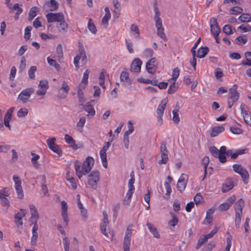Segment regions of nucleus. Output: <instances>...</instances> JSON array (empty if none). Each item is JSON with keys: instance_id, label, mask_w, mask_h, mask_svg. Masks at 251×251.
I'll return each instance as SVG.
<instances>
[{"instance_id": "f257e3e1", "label": "nucleus", "mask_w": 251, "mask_h": 251, "mask_svg": "<svg viewBox=\"0 0 251 251\" xmlns=\"http://www.w3.org/2000/svg\"><path fill=\"white\" fill-rule=\"evenodd\" d=\"M94 163V160L91 157H87L82 165L80 161L76 160L75 162V168L76 174L79 179L82 175H86L91 170Z\"/></svg>"}, {"instance_id": "f03ea898", "label": "nucleus", "mask_w": 251, "mask_h": 251, "mask_svg": "<svg viewBox=\"0 0 251 251\" xmlns=\"http://www.w3.org/2000/svg\"><path fill=\"white\" fill-rule=\"evenodd\" d=\"M237 85L234 84L229 89L228 95V107L231 108L234 103L236 102L239 98V93L237 90Z\"/></svg>"}, {"instance_id": "7ed1b4c3", "label": "nucleus", "mask_w": 251, "mask_h": 251, "mask_svg": "<svg viewBox=\"0 0 251 251\" xmlns=\"http://www.w3.org/2000/svg\"><path fill=\"white\" fill-rule=\"evenodd\" d=\"M232 168L236 173L241 176L245 184L248 183L249 174L247 169L240 164H234L232 166Z\"/></svg>"}, {"instance_id": "20e7f679", "label": "nucleus", "mask_w": 251, "mask_h": 251, "mask_svg": "<svg viewBox=\"0 0 251 251\" xmlns=\"http://www.w3.org/2000/svg\"><path fill=\"white\" fill-rule=\"evenodd\" d=\"M100 179V173L98 171H93L88 177V184L95 189L97 187V182Z\"/></svg>"}, {"instance_id": "39448f33", "label": "nucleus", "mask_w": 251, "mask_h": 251, "mask_svg": "<svg viewBox=\"0 0 251 251\" xmlns=\"http://www.w3.org/2000/svg\"><path fill=\"white\" fill-rule=\"evenodd\" d=\"M132 225H129L126 231L123 242V248L124 251H130V240L131 237Z\"/></svg>"}, {"instance_id": "423d86ee", "label": "nucleus", "mask_w": 251, "mask_h": 251, "mask_svg": "<svg viewBox=\"0 0 251 251\" xmlns=\"http://www.w3.org/2000/svg\"><path fill=\"white\" fill-rule=\"evenodd\" d=\"M34 90L32 88H27L23 90L18 97V99L21 100L23 103H26L29 101L32 94L34 93Z\"/></svg>"}, {"instance_id": "0eeeda50", "label": "nucleus", "mask_w": 251, "mask_h": 251, "mask_svg": "<svg viewBox=\"0 0 251 251\" xmlns=\"http://www.w3.org/2000/svg\"><path fill=\"white\" fill-rule=\"evenodd\" d=\"M46 18L48 23H59L64 20V16L61 12L57 13H50L46 15Z\"/></svg>"}, {"instance_id": "6e6552de", "label": "nucleus", "mask_w": 251, "mask_h": 251, "mask_svg": "<svg viewBox=\"0 0 251 251\" xmlns=\"http://www.w3.org/2000/svg\"><path fill=\"white\" fill-rule=\"evenodd\" d=\"M166 100L165 99L163 100L157 108L156 113L158 119L157 125L159 126H161L163 123L162 116L166 106Z\"/></svg>"}, {"instance_id": "1a4fd4ad", "label": "nucleus", "mask_w": 251, "mask_h": 251, "mask_svg": "<svg viewBox=\"0 0 251 251\" xmlns=\"http://www.w3.org/2000/svg\"><path fill=\"white\" fill-rule=\"evenodd\" d=\"M13 179L15 182V188L17 194V197L19 199H23L24 193L23 188L21 186V180L19 177L14 176H13Z\"/></svg>"}, {"instance_id": "9d476101", "label": "nucleus", "mask_w": 251, "mask_h": 251, "mask_svg": "<svg viewBox=\"0 0 251 251\" xmlns=\"http://www.w3.org/2000/svg\"><path fill=\"white\" fill-rule=\"evenodd\" d=\"M160 153L161 159L159 161L160 164H166L168 161V151L166 145L164 142L161 143L160 146Z\"/></svg>"}, {"instance_id": "9b49d317", "label": "nucleus", "mask_w": 251, "mask_h": 251, "mask_svg": "<svg viewBox=\"0 0 251 251\" xmlns=\"http://www.w3.org/2000/svg\"><path fill=\"white\" fill-rule=\"evenodd\" d=\"M20 212L16 214L14 216V222L18 228H23V218L25 216L26 212L23 209H20Z\"/></svg>"}, {"instance_id": "f8f14e48", "label": "nucleus", "mask_w": 251, "mask_h": 251, "mask_svg": "<svg viewBox=\"0 0 251 251\" xmlns=\"http://www.w3.org/2000/svg\"><path fill=\"white\" fill-rule=\"evenodd\" d=\"M146 69L148 73L154 74L156 70V58L155 57L150 59L146 63Z\"/></svg>"}, {"instance_id": "ddd939ff", "label": "nucleus", "mask_w": 251, "mask_h": 251, "mask_svg": "<svg viewBox=\"0 0 251 251\" xmlns=\"http://www.w3.org/2000/svg\"><path fill=\"white\" fill-rule=\"evenodd\" d=\"M58 6V3L56 0H50L45 3L44 8L47 11H53L56 10Z\"/></svg>"}, {"instance_id": "4468645a", "label": "nucleus", "mask_w": 251, "mask_h": 251, "mask_svg": "<svg viewBox=\"0 0 251 251\" xmlns=\"http://www.w3.org/2000/svg\"><path fill=\"white\" fill-rule=\"evenodd\" d=\"M61 215L62 218L66 224L67 225L69 222V218L68 217L67 212H68V206L67 202L63 201H61Z\"/></svg>"}, {"instance_id": "2eb2a0df", "label": "nucleus", "mask_w": 251, "mask_h": 251, "mask_svg": "<svg viewBox=\"0 0 251 251\" xmlns=\"http://www.w3.org/2000/svg\"><path fill=\"white\" fill-rule=\"evenodd\" d=\"M142 61L139 58H135L131 64V71L134 72H139L141 70Z\"/></svg>"}, {"instance_id": "dca6fc26", "label": "nucleus", "mask_w": 251, "mask_h": 251, "mask_svg": "<svg viewBox=\"0 0 251 251\" xmlns=\"http://www.w3.org/2000/svg\"><path fill=\"white\" fill-rule=\"evenodd\" d=\"M234 187L233 182L231 179H228L223 185L222 190L223 192H228Z\"/></svg>"}, {"instance_id": "f3484780", "label": "nucleus", "mask_w": 251, "mask_h": 251, "mask_svg": "<svg viewBox=\"0 0 251 251\" xmlns=\"http://www.w3.org/2000/svg\"><path fill=\"white\" fill-rule=\"evenodd\" d=\"M225 130V127L223 126H218L212 128L210 133V137H214L217 136L219 133L223 132Z\"/></svg>"}, {"instance_id": "a211bd4d", "label": "nucleus", "mask_w": 251, "mask_h": 251, "mask_svg": "<svg viewBox=\"0 0 251 251\" xmlns=\"http://www.w3.org/2000/svg\"><path fill=\"white\" fill-rule=\"evenodd\" d=\"M147 226L149 229L150 232L153 234L154 237L157 238H160V234L158 233L157 228L154 226L153 225L149 222H148L147 223Z\"/></svg>"}, {"instance_id": "6ab92c4d", "label": "nucleus", "mask_w": 251, "mask_h": 251, "mask_svg": "<svg viewBox=\"0 0 251 251\" xmlns=\"http://www.w3.org/2000/svg\"><path fill=\"white\" fill-rule=\"evenodd\" d=\"M209 49L207 47L200 48L197 52V57L200 58L204 57L208 53Z\"/></svg>"}, {"instance_id": "aec40b11", "label": "nucleus", "mask_w": 251, "mask_h": 251, "mask_svg": "<svg viewBox=\"0 0 251 251\" xmlns=\"http://www.w3.org/2000/svg\"><path fill=\"white\" fill-rule=\"evenodd\" d=\"M134 192V190H132L131 189H129L125 198L124 200V203L126 206H128L131 201V198Z\"/></svg>"}, {"instance_id": "412c9836", "label": "nucleus", "mask_w": 251, "mask_h": 251, "mask_svg": "<svg viewBox=\"0 0 251 251\" xmlns=\"http://www.w3.org/2000/svg\"><path fill=\"white\" fill-rule=\"evenodd\" d=\"M90 71L87 69L83 74V76L81 80V83L80 84V86L82 87V89L85 88L88 83V79L89 76Z\"/></svg>"}, {"instance_id": "4be33fe9", "label": "nucleus", "mask_w": 251, "mask_h": 251, "mask_svg": "<svg viewBox=\"0 0 251 251\" xmlns=\"http://www.w3.org/2000/svg\"><path fill=\"white\" fill-rule=\"evenodd\" d=\"M244 206H245L244 201L242 199H239L235 203V204L234 207H235V212L240 211L242 213V210H243V208L244 207Z\"/></svg>"}, {"instance_id": "5701e85b", "label": "nucleus", "mask_w": 251, "mask_h": 251, "mask_svg": "<svg viewBox=\"0 0 251 251\" xmlns=\"http://www.w3.org/2000/svg\"><path fill=\"white\" fill-rule=\"evenodd\" d=\"M244 122L248 125L251 126V112L248 111L242 114Z\"/></svg>"}, {"instance_id": "b1692460", "label": "nucleus", "mask_w": 251, "mask_h": 251, "mask_svg": "<svg viewBox=\"0 0 251 251\" xmlns=\"http://www.w3.org/2000/svg\"><path fill=\"white\" fill-rule=\"evenodd\" d=\"M214 212V210L213 209H209L207 211L206 216L204 221L205 224H209L211 223Z\"/></svg>"}, {"instance_id": "393cba45", "label": "nucleus", "mask_w": 251, "mask_h": 251, "mask_svg": "<svg viewBox=\"0 0 251 251\" xmlns=\"http://www.w3.org/2000/svg\"><path fill=\"white\" fill-rule=\"evenodd\" d=\"M130 30L133 33V34L136 39L140 38L139 30L136 25L132 24L130 27Z\"/></svg>"}, {"instance_id": "a878e982", "label": "nucleus", "mask_w": 251, "mask_h": 251, "mask_svg": "<svg viewBox=\"0 0 251 251\" xmlns=\"http://www.w3.org/2000/svg\"><path fill=\"white\" fill-rule=\"evenodd\" d=\"M112 3L115 8L114 12L117 15V17L118 18L120 15V11L121 10V4L119 2V0H113Z\"/></svg>"}, {"instance_id": "bb28decb", "label": "nucleus", "mask_w": 251, "mask_h": 251, "mask_svg": "<svg viewBox=\"0 0 251 251\" xmlns=\"http://www.w3.org/2000/svg\"><path fill=\"white\" fill-rule=\"evenodd\" d=\"M120 79L121 81L126 82L128 84L131 83L130 79L129 77L128 73L126 72L123 71L121 73Z\"/></svg>"}, {"instance_id": "cd10ccee", "label": "nucleus", "mask_w": 251, "mask_h": 251, "mask_svg": "<svg viewBox=\"0 0 251 251\" xmlns=\"http://www.w3.org/2000/svg\"><path fill=\"white\" fill-rule=\"evenodd\" d=\"M56 27L60 32L62 31L66 32L68 28V24L65 22L64 20H63V21L59 22V23L57 25Z\"/></svg>"}, {"instance_id": "c85d7f7f", "label": "nucleus", "mask_w": 251, "mask_h": 251, "mask_svg": "<svg viewBox=\"0 0 251 251\" xmlns=\"http://www.w3.org/2000/svg\"><path fill=\"white\" fill-rule=\"evenodd\" d=\"M84 110L90 115L93 116L95 114V111L91 104L89 102L84 106Z\"/></svg>"}, {"instance_id": "c756f323", "label": "nucleus", "mask_w": 251, "mask_h": 251, "mask_svg": "<svg viewBox=\"0 0 251 251\" xmlns=\"http://www.w3.org/2000/svg\"><path fill=\"white\" fill-rule=\"evenodd\" d=\"M47 59L48 64L50 66H53L57 71L60 70V66L58 63H56L55 60L50 58V57H48Z\"/></svg>"}, {"instance_id": "7c9ffc66", "label": "nucleus", "mask_w": 251, "mask_h": 251, "mask_svg": "<svg viewBox=\"0 0 251 251\" xmlns=\"http://www.w3.org/2000/svg\"><path fill=\"white\" fill-rule=\"evenodd\" d=\"M172 220L169 221L168 225L171 226L175 227L178 223V219L176 216L173 213H171Z\"/></svg>"}, {"instance_id": "2f4dec72", "label": "nucleus", "mask_w": 251, "mask_h": 251, "mask_svg": "<svg viewBox=\"0 0 251 251\" xmlns=\"http://www.w3.org/2000/svg\"><path fill=\"white\" fill-rule=\"evenodd\" d=\"M64 138L66 143L70 144L72 147L74 148L76 147L75 142L71 136L68 134H65Z\"/></svg>"}, {"instance_id": "473e14b6", "label": "nucleus", "mask_w": 251, "mask_h": 251, "mask_svg": "<svg viewBox=\"0 0 251 251\" xmlns=\"http://www.w3.org/2000/svg\"><path fill=\"white\" fill-rule=\"evenodd\" d=\"M38 238V231H32V236L30 239V243L32 245H37Z\"/></svg>"}, {"instance_id": "72a5a7b5", "label": "nucleus", "mask_w": 251, "mask_h": 251, "mask_svg": "<svg viewBox=\"0 0 251 251\" xmlns=\"http://www.w3.org/2000/svg\"><path fill=\"white\" fill-rule=\"evenodd\" d=\"M242 22H249L251 20V16L248 13L242 14L238 18Z\"/></svg>"}, {"instance_id": "f704fd0d", "label": "nucleus", "mask_w": 251, "mask_h": 251, "mask_svg": "<svg viewBox=\"0 0 251 251\" xmlns=\"http://www.w3.org/2000/svg\"><path fill=\"white\" fill-rule=\"evenodd\" d=\"M242 214V213L240 211L235 212V225L237 228L240 227Z\"/></svg>"}, {"instance_id": "c9c22d12", "label": "nucleus", "mask_w": 251, "mask_h": 251, "mask_svg": "<svg viewBox=\"0 0 251 251\" xmlns=\"http://www.w3.org/2000/svg\"><path fill=\"white\" fill-rule=\"evenodd\" d=\"M211 32L214 37H218L220 33L221 29L219 26H211Z\"/></svg>"}, {"instance_id": "e433bc0d", "label": "nucleus", "mask_w": 251, "mask_h": 251, "mask_svg": "<svg viewBox=\"0 0 251 251\" xmlns=\"http://www.w3.org/2000/svg\"><path fill=\"white\" fill-rule=\"evenodd\" d=\"M82 87L80 85L77 87V96L79 99V102H82L85 101L84 94L82 90L81 89Z\"/></svg>"}, {"instance_id": "4c0bfd02", "label": "nucleus", "mask_w": 251, "mask_h": 251, "mask_svg": "<svg viewBox=\"0 0 251 251\" xmlns=\"http://www.w3.org/2000/svg\"><path fill=\"white\" fill-rule=\"evenodd\" d=\"M41 177L42 178V180H43V183L41 185L42 190V192H43V194H44V195L46 196L48 193V187H47V185L45 184L46 182V176L43 175V176H41Z\"/></svg>"}, {"instance_id": "58836bf2", "label": "nucleus", "mask_w": 251, "mask_h": 251, "mask_svg": "<svg viewBox=\"0 0 251 251\" xmlns=\"http://www.w3.org/2000/svg\"><path fill=\"white\" fill-rule=\"evenodd\" d=\"M37 11V8L36 7H32L29 13V16H28V20L31 21L36 16V12Z\"/></svg>"}, {"instance_id": "ea45409f", "label": "nucleus", "mask_w": 251, "mask_h": 251, "mask_svg": "<svg viewBox=\"0 0 251 251\" xmlns=\"http://www.w3.org/2000/svg\"><path fill=\"white\" fill-rule=\"evenodd\" d=\"M177 88L178 85L174 82L170 85L168 90V93L171 94H174L176 92Z\"/></svg>"}, {"instance_id": "a19ab883", "label": "nucleus", "mask_w": 251, "mask_h": 251, "mask_svg": "<svg viewBox=\"0 0 251 251\" xmlns=\"http://www.w3.org/2000/svg\"><path fill=\"white\" fill-rule=\"evenodd\" d=\"M223 32L227 35L232 34L233 33L231 25H226L223 27Z\"/></svg>"}, {"instance_id": "79ce46f5", "label": "nucleus", "mask_w": 251, "mask_h": 251, "mask_svg": "<svg viewBox=\"0 0 251 251\" xmlns=\"http://www.w3.org/2000/svg\"><path fill=\"white\" fill-rule=\"evenodd\" d=\"M9 190L8 188H4L0 190V199L8 197L9 195Z\"/></svg>"}, {"instance_id": "37998d69", "label": "nucleus", "mask_w": 251, "mask_h": 251, "mask_svg": "<svg viewBox=\"0 0 251 251\" xmlns=\"http://www.w3.org/2000/svg\"><path fill=\"white\" fill-rule=\"evenodd\" d=\"M209 149L210 152L213 156L215 157H218V156H219V150L216 148V147L215 146H211Z\"/></svg>"}, {"instance_id": "c03bdc74", "label": "nucleus", "mask_w": 251, "mask_h": 251, "mask_svg": "<svg viewBox=\"0 0 251 251\" xmlns=\"http://www.w3.org/2000/svg\"><path fill=\"white\" fill-rule=\"evenodd\" d=\"M230 14L233 15H236L240 14L242 12L243 9L239 6H234L230 9Z\"/></svg>"}, {"instance_id": "a18cd8bd", "label": "nucleus", "mask_w": 251, "mask_h": 251, "mask_svg": "<svg viewBox=\"0 0 251 251\" xmlns=\"http://www.w3.org/2000/svg\"><path fill=\"white\" fill-rule=\"evenodd\" d=\"M32 28L31 26H27L25 27V35L24 38L25 40H28L29 39L30 37V31H31Z\"/></svg>"}, {"instance_id": "49530a36", "label": "nucleus", "mask_w": 251, "mask_h": 251, "mask_svg": "<svg viewBox=\"0 0 251 251\" xmlns=\"http://www.w3.org/2000/svg\"><path fill=\"white\" fill-rule=\"evenodd\" d=\"M157 35L159 36L163 40L166 41L167 40V38L164 32V28L163 27L160 28H157Z\"/></svg>"}, {"instance_id": "de8ad7c7", "label": "nucleus", "mask_w": 251, "mask_h": 251, "mask_svg": "<svg viewBox=\"0 0 251 251\" xmlns=\"http://www.w3.org/2000/svg\"><path fill=\"white\" fill-rule=\"evenodd\" d=\"M88 29L93 34H96L97 32V29L95 25L92 22V20L89 19L88 24Z\"/></svg>"}, {"instance_id": "09e8293b", "label": "nucleus", "mask_w": 251, "mask_h": 251, "mask_svg": "<svg viewBox=\"0 0 251 251\" xmlns=\"http://www.w3.org/2000/svg\"><path fill=\"white\" fill-rule=\"evenodd\" d=\"M31 217L30 218V222H32L33 221L38 222V220L39 218V215L38 214V211L31 212Z\"/></svg>"}, {"instance_id": "8fccbe9b", "label": "nucleus", "mask_w": 251, "mask_h": 251, "mask_svg": "<svg viewBox=\"0 0 251 251\" xmlns=\"http://www.w3.org/2000/svg\"><path fill=\"white\" fill-rule=\"evenodd\" d=\"M28 114V110L26 108H21L17 112L18 117L22 118L25 117Z\"/></svg>"}, {"instance_id": "3c124183", "label": "nucleus", "mask_w": 251, "mask_h": 251, "mask_svg": "<svg viewBox=\"0 0 251 251\" xmlns=\"http://www.w3.org/2000/svg\"><path fill=\"white\" fill-rule=\"evenodd\" d=\"M37 70V67L35 66H31L28 71V75L29 77L31 79H34L35 78L34 73Z\"/></svg>"}, {"instance_id": "603ef678", "label": "nucleus", "mask_w": 251, "mask_h": 251, "mask_svg": "<svg viewBox=\"0 0 251 251\" xmlns=\"http://www.w3.org/2000/svg\"><path fill=\"white\" fill-rule=\"evenodd\" d=\"M126 44L128 51L130 53H133L134 52V50L133 48V45L132 42L129 40L126 39Z\"/></svg>"}, {"instance_id": "864d4df0", "label": "nucleus", "mask_w": 251, "mask_h": 251, "mask_svg": "<svg viewBox=\"0 0 251 251\" xmlns=\"http://www.w3.org/2000/svg\"><path fill=\"white\" fill-rule=\"evenodd\" d=\"M178 110L176 109H174L173 111V120L174 122V123H175L176 124H178L180 121L179 115L178 114Z\"/></svg>"}, {"instance_id": "5fc2aeb1", "label": "nucleus", "mask_w": 251, "mask_h": 251, "mask_svg": "<svg viewBox=\"0 0 251 251\" xmlns=\"http://www.w3.org/2000/svg\"><path fill=\"white\" fill-rule=\"evenodd\" d=\"M78 48L79 53L77 55L78 56V57L80 56V58L81 59V57L85 55L86 54V52L85 51L84 46L82 43H78Z\"/></svg>"}, {"instance_id": "6e6d98bb", "label": "nucleus", "mask_w": 251, "mask_h": 251, "mask_svg": "<svg viewBox=\"0 0 251 251\" xmlns=\"http://www.w3.org/2000/svg\"><path fill=\"white\" fill-rule=\"evenodd\" d=\"M111 18V15L105 14L102 19L101 24L104 26L105 28L107 27L108 24V21Z\"/></svg>"}, {"instance_id": "4d7b16f0", "label": "nucleus", "mask_w": 251, "mask_h": 251, "mask_svg": "<svg viewBox=\"0 0 251 251\" xmlns=\"http://www.w3.org/2000/svg\"><path fill=\"white\" fill-rule=\"evenodd\" d=\"M209 161V158L206 156L204 158H203V159L202 160L203 164V166H204V176L203 178H202V180L205 179V178L206 177V174H207L206 168L207 167Z\"/></svg>"}, {"instance_id": "13d9d810", "label": "nucleus", "mask_w": 251, "mask_h": 251, "mask_svg": "<svg viewBox=\"0 0 251 251\" xmlns=\"http://www.w3.org/2000/svg\"><path fill=\"white\" fill-rule=\"evenodd\" d=\"M63 244L65 251H69L70 241L67 237H64L63 238Z\"/></svg>"}, {"instance_id": "bf43d9fd", "label": "nucleus", "mask_w": 251, "mask_h": 251, "mask_svg": "<svg viewBox=\"0 0 251 251\" xmlns=\"http://www.w3.org/2000/svg\"><path fill=\"white\" fill-rule=\"evenodd\" d=\"M128 129L125 132L124 134L125 135V136H128L129 134L132 133L134 131V126L132 125L131 121H128Z\"/></svg>"}, {"instance_id": "052dcab7", "label": "nucleus", "mask_w": 251, "mask_h": 251, "mask_svg": "<svg viewBox=\"0 0 251 251\" xmlns=\"http://www.w3.org/2000/svg\"><path fill=\"white\" fill-rule=\"evenodd\" d=\"M66 179L68 181L70 182L72 188L74 189H75L77 188V184L76 183L75 179L73 177L67 176Z\"/></svg>"}, {"instance_id": "680f3d73", "label": "nucleus", "mask_w": 251, "mask_h": 251, "mask_svg": "<svg viewBox=\"0 0 251 251\" xmlns=\"http://www.w3.org/2000/svg\"><path fill=\"white\" fill-rule=\"evenodd\" d=\"M153 9H154V13H155V15L154 16V18L153 19H155L156 18H160V12L159 10V9L157 7V2H155L154 3V5H153Z\"/></svg>"}, {"instance_id": "e2e57ef3", "label": "nucleus", "mask_w": 251, "mask_h": 251, "mask_svg": "<svg viewBox=\"0 0 251 251\" xmlns=\"http://www.w3.org/2000/svg\"><path fill=\"white\" fill-rule=\"evenodd\" d=\"M49 148L54 152L57 153L59 155H60L62 154V151L61 150L56 144L54 145V146H53Z\"/></svg>"}, {"instance_id": "0e129e2a", "label": "nucleus", "mask_w": 251, "mask_h": 251, "mask_svg": "<svg viewBox=\"0 0 251 251\" xmlns=\"http://www.w3.org/2000/svg\"><path fill=\"white\" fill-rule=\"evenodd\" d=\"M108 225H109L108 224L101 223L100 224V230H101V231L102 232V234L107 237H108V233L106 232V227Z\"/></svg>"}, {"instance_id": "69168bd1", "label": "nucleus", "mask_w": 251, "mask_h": 251, "mask_svg": "<svg viewBox=\"0 0 251 251\" xmlns=\"http://www.w3.org/2000/svg\"><path fill=\"white\" fill-rule=\"evenodd\" d=\"M208 239L205 236V235L203 236V238H201L199 239L198 244L196 247L197 249H199L201 246L205 242L207 241Z\"/></svg>"}, {"instance_id": "338daca9", "label": "nucleus", "mask_w": 251, "mask_h": 251, "mask_svg": "<svg viewBox=\"0 0 251 251\" xmlns=\"http://www.w3.org/2000/svg\"><path fill=\"white\" fill-rule=\"evenodd\" d=\"M186 182H181L180 180H178L177 187L180 192L183 191L186 187Z\"/></svg>"}, {"instance_id": "774afa93", "label": "nucleus", "mask_w": 251, "mask_h": 251, "mask_svg": "<svg viewBox=\"0 0 251 251\" xmlns=\"http://www.w3.org/2000/svg\"><path fill=\"white\" fill-rule=\"evenodd\" d=\"M230 130L233 134H239L242 133V130L237 127L231 126L230 127Z\"/></svg>"}]
</instances>
